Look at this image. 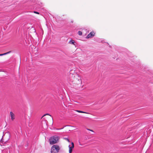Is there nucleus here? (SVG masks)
Segmentation results:
<instances>
[{"label": "nucleus", "instance_id": "nucleus-8", "mask_svg": "<svg viewBox=\"0 0 153 153\" xmlns=\"http://www.w3.org/2000/svg\"><path fill=\"white\" fill-rule=\"evenodd\" d=\"M78 33L79 36H81L82 34V32L81 31H78Z\"/></svg>", "mask_w": 153, "mask_h": 153}, {"label": "nucleus", "instance_id": "nucleus-19", "mask_svg": "<svg viewBox=\"0 0 153 153\" xmlns=\"http://www.w3.org/2000/svg\"><path fill=\"white\" fill-rule=\"evenodd\" d=\"M7 141V140H4V141Z\"/></svg>", "mask_w": 153, "mask_h": 153}, {"label": "nucleus", "instance_id": "nucleus-2", "mask_svg": "<svg viewBox=\"0 0 153 153\" xmlns=\"http://www.w3.org/2000/svg\"><path fill=\"white\" fill-rule=\"evenodd\" d=\"M60 148L59 146L57 145H53L51 149V153H57L59 151Z\"/></svg>", "mask_w": 153, "mask_h": 153}, {"label": "nucleus", "instance_id": "nucleus-12", "mask_svg": "<svg viewBox=\"0 0 153 153\" xmlns=\"http://www.w3.org/2000/svg\"><path fill=\"white\" fill-rule=\"evenodd\" d=\"M72 151V150L71 149H69V153H71Z\"/></svg>", "mask_w": 153, "mask_h": 153}, {"label": "nucleus", "instance_id": "nucleus-1", "mask_svg": "<svg viewBox=\"0 0 153 153\" xmlns=\"http://www.w3.org/2000/svg\"><path fill=\"white\" fill-rule=\"evenodd\" d=\"M59 139V137L56 135L51 137L49 140L50 144H53L57 143Z\"/></svg>", "mask_w": 153, "mask_h": 153}, {"label": "nucleus", "instance_id": "nucleus-9", "mask_svg": "<svg viewBox=\"0 0 153 153\" xmlns=\"http://www.w3.org/2000/svg\"><path fill=\"white\" fill-rule=\"evenodd\" d=\"M64 139L65 140H67L68 142H70V140H69V139H68V138L65 137V138H64Z\"/></svg>", "mask_w": 153, "mask_h": 153}, {"label": "nucleus", "instance_id": "nucleus-11", "mask_svg": "<svg viewBox=\"0 0 153 153\" xmlns=\"http://www.w3.org/2000/svg\"><path fill=\"white\" fill-rule=\"evenodd\" d=\"M71 144H72V148H74V143L73 142L71 143Z\"/></svg>", "mask_w": 153, "mask_h": 153}, {"label": "nucleus", "instance_id": "nucleus-5", "mask_svg": "<svg viewBox=\"0 0 153 153\" xmlns=\"http://www.w3.org/2000/svg\"><path fill=\"white\" fill-rule=\"evenodd\" d=\"M7 142V141H4V139L3 138H2L1 140L0 141V143H1L2 144H5Z\"/></svg>", "mask_w": 153, "mask_h": 153}, {"label": "nucleus", "instance_id": "nucleus-16", "mask_svg": "<svg viewBox=\"0 0 153 153\" xmlns=\"http://www.w3.org/2000/svg\"><path fill=\"white\" fill-rule=\"evenodd\" d=\"M6 55V53H4L3 54H1V56H3L4 55Z\"/></svg>", "mask_w": 153, "mask_h": 153}, {"label": "nucleus", "instance_id": "nucleus-14", "mask_svg": "<svg viewBox=\"0 0 153 153\" xmlns=\"http://www.w3.org/2000/svg\"><path fill=\"white\" fill-rule=\"evenodd\" d=\"M69 149H71L72 150L73 148H72V146L70 147V145L69 146Z\"/></svg>", "mask_w": 153, "mask_h": 153}, {"label": "nucleus", "instance_id": "nucleus-13", "mask_svg": "<svg viewBox=\"0 0 153 153\" xmlns=\"http://www.w3.org/2000/svg\"><path fill=\"white\" fill-rule=\"evenodd\" d=\"M11 52V51H10L9 52L6 53V54H9V53H10Z\"/></svg>", "mask_w": 153, "mask_h": 153}, {"label": "nucleus", "instance_id": "nucleus-4", "mask_svg": "<svg viewBox=\"0 0 153 153\" xmlns=\"http://www.w3.org/2000/svg\"><path fill=\"white\" fill-rule=\"evenodd\" d=\"M10 114L11 116V120H13L15 119L14 114L11 111L10 112Z\"/></svg>", "mask_w": 153, "mask_h": 153}, {"label": "nucleus", "instance_id": "nucleus-10", "mask_svg": "<svg viewBox=\"0 0 153 153\" xmlns=\"http://www.w3.org/2000/svg\"><path fill=\"white\" fill-rule=\"evenodd\" d=\"M46 115H49L50 116H51V115H50L49 114H45L42 117V118L43 117L45 116Z\"/></svg>", "mask_w": 153, "mask_h": 153}, {"label": "nucleus", "instance_id": "nucleus-7", "mask_svg": "<svg viewBox=\"0 0 153 153\" xmlns=\"http://www.w3.org/2000/svg\"><path fill=\"white\" fill-rule=\"evenodd\" d=\"M69 42L70 44L74 45V43L75 42H74V41L73 40H71L70 41H69Z\"/></svg>", "mask_w": 153, "mask_h": 153}, {"label": "nucleus", "instance_id": "nucleus-22", "mask_svg": "<svg viewBox=\"0 0 153 153\" xmlns=\"http://www.w3.org/2000/svg\"><path fill=\"white\" fill-rule=\"evenodd\" d=\"M0 56H1V54H0Z\"/></svg>", "mask_w": 153, "mask_h": 153}, {"label": "nucleus", "instance_id": "nucleus-20", "mask_svg": "<svg viewBox=\"0 0 153 153\" xmlns=\"http://www.w3.org/2000/svg\"><path fill=\"white\" fill-rule=\"evenodd\" d=\"M9 137L8 140H9V138H10V135L9 134Z\"/></svg>", "mask_w": 153, "mask_h": 153}, {"label": "nucleus", "instance_id": "nucleus-21", "mask_svg": "<svg viewBox=\"0 0 153 153\" xmlns=\"http://www.w3.org/2000/svg\"><path fill=\"white\" fill-rule=\"evenodd\" d=\"M73 21H71V22L73 23Z\"/></svg>", "mask_w": 153, "mask_h": 153}, {"label": "nucleus", "instance_id": "nucleus-17", "mask_svg": "<svg viewBox=\"0 0 153 153\" xmlns=\"http://www.w3.org/2000/svg\"><path fill=\"white\" fill-rule=\"evenodd\" d=\"M87 129L88 130H89V131H92V132H94V131H93L92 130L90 129Z\"/></svg>", "mask_w": 153, "mask_h": 153}, {"label": "nucleus", "instance_id": "nucleus-18", "mask_svg": "<svg viewBox=\"0 0 153 153\" xmlns=\"http://www.w3.org/2000/svg\"><path fill=\"white\" fill-rule=\"evenodd\" d=\"M79 78L78 79H80L81 80V78L80 77H79Z\"/></svg>", "mask_w": 153, "mask_h": 153}, {"label": "nucleus", "instance_id": "nucleus-3", "mask_svg": "<svg viewBox=\"0 0 153 153\" xmlns=\"http://www.w3.org/2000/svg\"><path fill=\"white\" fill-rule=\"evenodd\" d=\"M95 33L93 32H91L87 36L86 38H89L93 37Z\"/></svg>", "mask_w": 153, "mask_h": 153}, {"label": "nucleus", "instance_id": "nucleus-6", "mask_svg": "<svg viewBox=\"0 0 153 153\" xmlns=\"http://www.w3.org/2000/svg\"><path fill=\"white\" fill-rule=\"evenodd\" d=\"M76 111L77 112H79V113H86V114H89L88 113L86 112H84V111H79V110H77Z\"/></svg>", "mask_w": 153, "mask_h": 153}, {"label": "nucleus", "instance_id": "nucleus-15", "mask_svg": "<svg viewBox=\"0 0 153 153\" xmlns=\"http://www.w3.org/2000/svg\"><path fill=\"white\" fill-rule=\"evenodd\" d=\"M34 13H36V14H39V13L37 12L36 11H34Z\"/></svg>", "mask_w": 153, "mask_h": 153}]
</instances>
